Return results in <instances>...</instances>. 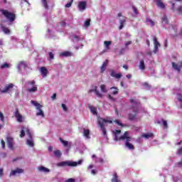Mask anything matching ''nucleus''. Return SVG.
I'll return each mask as SVG.
<instances>
[{
	"instance_id": "5fc2aeb1",
	"label": "nucleus",
	"mask_w": 182,
	"mask_h": 182,
	"mask_svg": "<svg viewBox=\"0 0 182 182\" xmlns=\"http://www.w3.org/2000/svg\"><path fill=\"white\" fill-rule=\"evenodd\" d=\"M170 3L172 4L171 9L174 12V11H176V4L171 1Z\"/></svg>"
},
{
	"instance_id": "49530a36",
	"label": "nucleus",
	"mask_w": 182,
	"mask_h": 182,
	"mask_svg": "<svg viewBox=\"0 0 182 182\" xmlns=\"http://www.w3.org/2000/svg\"><path fill=\"white\" fill-rule=\"evenodd\" d=\"M72 4H73V0H71L69 3L65 4V8H70V6H72Z\"/></svg>"
},
{
	"instance_id": "e433bc0d",
	"label": "nucleus",
	"mask_w": 182,
	"mask_h": 182,
	"mask_svg": "<svg viewBox=\"0 0 182 182\" xmlns=\"http://www.w3.org/2000/svg\"><path fill=\"white\" fill-rule=\"evenodd\" d=\"M177 96H178V102H180V103H181L180 107H181V109H182V95L180 94V93H178V94H177Z\"/></svg>"
},
{
	"instance_id": "6e6552de",
	"label": "nucleus",
	"mask_w": 182,
	"mask_h": 182,
	"mask_svg": "<svg viewBox=\"0 0 182 182\" xmlns=\"http://www.w3.org/2000/svg\"><path fill=\"white\" fill-rule=\"evenodd\" d=\"M26 132L29 137V139L26 140V144L30 147H33V140L32 139V134H31V130H29V129H27L26 130Z\"/></svg>"
},
{
	"instance_id": "473e14b6",
	"label": "nucleus",
	"mask_w": 182,
	"mask_h": 182,
	"mask_svg": "<svg viewBox=\"0 0 182 182\" xmlns=\"http://www.w3.org/2000/svg\"><path fill=\"white\" fill-rule=\"evenodd\" d=\"M113 89H114V90L112 92V95H117L119 93V88H117V87H112L110 88L111 90Z\"/></svg>"
},
{
	"instance_id": "72a5a7b5",
	"label": "nucleus",
	"mask_w": 182,
	"mask_h": 182,
	"mask_svg": "<svg viewBox=\"0 0 182 182\" xmlns=\"http://www.w3.org/2000/svg\"><path fill=\"white\" fill-rule=\"evenodd\" d=\"M112 182H119V176L117 173H114V177L112 179Z\"/></svg>"
},
{
	"instance_id": "864d4df0",
	"label": "nucleus",
	"mask_w": 182,
	"mask_h": 182,
	"mask_svg": "<svg viewBox=\"0 0 182 182\" xmlns=\"http://www.w3.org/2000/svg\"><path fill=\"white\" fill-rule=\"evenodd\" d=\"M0 119L1 122H4L5 120V117L4 116V114L1 112H0Z\"/></svg>"
},
{
	"instance_id": "f3484780",
	"label": "nucleus",
	"mask_w": 182,
	"mask_h": 182,
	"mask_svg": "<svg viewBox=\"0 0 182 182\" xmlns=\"http://www.w3.org/2000/svg\"><path fill=\"white\" fill-rule=\"evenodd\" d=\"M154 1L156 2V5L158 8H160L161 9H164V8H166V5L161 0H154Z\"/></svg>"
},
{
	"instance_id": "20e7f679",
	"label": "nucleus",
	"mask_w": 182,
	"mask_h": 182,
	"mask_svg": "<svg viewBox=\"0 0 182 182\" xmlns=\"http://www.w3.org/2000/svg\"><path fill=\"white\" fill-rule=\"evenodd\" d=\"M31 105H33V106L36 107V110L38 111L36 112V116H41V117L45 118V113H43V110H42V107H43V106L33 100H31Z\"/></svg>"
},
{
	"instance_id": "412c9836",
	"label": "nucleus",
	"mask_w": 182,
	"mask_h": 182,
	"mask_svg": "<svg viewBox=\"0 0 182 182\" xmlns=\"http://www.w3.org/2000/svg\"><path fill=\"white\" fill-rule=\"evenodd\" d=\"M40 72L43 77H46V76H48V69H46L45 67H41L40 69Z\"/></svg>"
},
{
	"instance_id": "5701e85b",
	"label": "nucleus",
	"mask_w": 182,
	"mask_h": 182,
	"mask_svg": "<svg viewBox=\"0 0 182 182\" xmlns=\"http://www.w3.org/2000/svg\"><path fill=\"white\" fill-rule=\"evenodd\" d=\"M139 68L140 70H144V69H146V64L144 63V60H141L139 61Z\"/></svg>"
},
{
	"instance_id": "7ed1b4c3",
	"label": "nucleus",
	"mask_w": 182,
	"mask_h": 182,
	"mask_svg": "<svg viewBox=\"0 0 182 182\" xmlns=\"http://www.w3.org/2000/svg\"><path fill=\"white\" fill-rule=\"evenodd\" d=\"M0 12L11 23L15 22V19H16V14L14 12H11V11H9L6 9H0Z\"/></svg>"
},
{
	"instance_id": "4c0bfd02",
	"label": "nucleus",
	"mask_w": 182,
	"mask_h": 182,
	"mask_svg": "<svg viewBox=\"0 0 182 182\" xmlns=\"http://www.w3.org/2000/svg\"><path fill=\"white\" fill-rule=\"evenodd\" d=\"M54 155L59 159L60 156H62V152H60V150H57L54 151Z\"/></svg>"
},
{
	"instance_id": "de8ad7c7",
	"label": "nucleus",
	"mask_w": 182,
	"mask_h": 182,
	"mask_svg": "<svg viewBox=\"0 0 182 182\" xmlns=\"http://www.w3.org/2000/svg\"><path fill=\"white\" fill-rule=\"evenodd\" d=\"M48 55H49V58H50V60H52L53 59V58H55V55L52 52H49Z\"/></svg>"
},
{
	"instance_id": "423d86ee",
	"label": "nucleus",
	"mask_w": 182,
	"mask_h": 182,
	"mask_svg": "<svg viewBox=\"0 0 182 182\" xmlns=\"http://www.w3.org/2000/svg\"><path fill=\"white\" fill-rule=\"evenodd\" d=\"M36 83L35 80L28 81L27 85L28 86H33V87L28 88L27 92L29 93H35V92H38V86L35 85Z\"/></svg>"
},
{
	"instance_id": "39448f33",
	"label": "nucleus",
	"mask_w": 182,
	"mask_h": 182,
	"mask_svg": "<svg viewBox=\"0 0 182 182\" xmlns=\"http://www.w3.org/2000/svg\"><path fill=\"white\" fill-rule=\"evenodd\" d=\"M106 123H112V121L105 119L103 118H100L98 119V124L102 132L103 136H106L107 134L106 128L105 127V124H106Z\"/></svg>"
},
{
	"instance_id": "b1692460",
	"label": "nucleus",
	"mask_w": 182,
	"mask_h": 182,
	"mask_svg": "<svg viewBox=\"0 0 182 182\" xmlns=\"http://www.w3.org/2000/svg\"><path fill=\"white\" fill-rule=\"evenodd\" d=\"M83 136H85L86 139H90V130L84 129Z\"/></svg>"
},
{
	"instance_id": "774afa93",
	"label": "nucleus",
	"mask_w": 182,
	"mask_h": 182,
	"mask_svg": "<svg viewBox=\"0 0 182 182\" xmlns=\"http://www.w3.org/2000/svg\"><path fill=\"white\" fill-rule=\"evenodd\" d=\"M51 99H53V100H55V99H56V93H54L53 95V96L51 97Z\"/></svg>"
},
{
	"instance_id": "4468645a",
	"label": "nucleus",
	"mask_w": 182,
	"mask_h": 182,
	"mask_svg": "<svg viewBox=\"0 0 182 182\" xmlns=\"http://www.w3.org/2000/svg\"><path fill=\"white\" fill-rule=\"evenodd\" d=\"M154 53H157V52L159 51V47H160L161 45H160V43L158 42L156 37L154 38Z\"/></svg>"
},
{
	"instance_id": "0eeeda50",
	"label": "nucleus",
	"mask_w": 182,
	"mask_h": 182,
	"mask_svg": "<svg viewBox=\"0 0 182 182\" xmlns=\"http://www.w3.org/2000/svg\"><path fill=\"white\" fill-rule=\"evenodd\" d=\"M118 18H119V29L122 30L123 28H124V23H126V17L124 16L122 13H119L117 14Z\"/></svg>"
},
{
	"instance_id": "09e8293b",
	"label": "nucleus",
	"mask_w": 182,
	"mask_h": 182,
	"mask_svg": "<svg viewBox=\"0 0 182 182\" xmlns=\"http://www.w3.org/2000/svg\"><path fill=\"white\" fill-rule=\"evenodd\" d=\"M176 11H177V12H178L179 15H181V14H182V6H178L177 8Z\"/></svg>"
},
{
	"instance_id": "79ce46f5",
	"label": "nucleus",
	"mask_w": 182,
	"mask_h": 182,
	"mask_svg": "<svg viewBox=\"0 0 182 182\" xmlns=\"http://www.w3.org/2000/svg\"><path fill=\"white\" fill-rule=\"evenodd\" d=\"M85 26H86V28H89V26H90V19H87L85 21Z\"/></svg>"
},
{
	"instance_id": "9d476101",
	"label": "nucleus",
	"mask_w": 182,
	"mask_h": 182,
	"mask_svg": "<svg viewBox=\"0 0 182 182\" xmlns=\"http://www.w3.org/2000/svg\"><path fill=\"white\" fill-rule=\"evenodd\" d=\"M172 65V68L174 69V70H177V72H178V73H180V72H181V69H182V61L178 63V65H177L176 63L172 62L171 63Z\"/></svg>"
},
{
	"instance_id": "3c124183",
	"label": "nucleus",
	"mask_w": 182,
	"mask_h": 182,
	"mask_svg": "<svg viewBox=\"0 0 182 182\" xmlns=\"http://www.w3.org/2000/svg\"><path fill=\"white\" fill-rule=\"evenodd\" d=\"M114 122L117 123V124H118L119 126H121L122 127H123V124H122V122H120V120L116 119Z\"/></svg>"
},
{
	"instance_id": "13d9d810",
	"label": "nucleus",
	"mask_w": 182,
	"mask_h": 182,
	"mask_svg": "<svg viewBox=\"0 0 182 182\" xmlns=\"http://www.w3.org/2000/svg\"><path fill=\"white\" fill-rule=\"evenodd\" d=\"M177 167H182V159L176 164Z\"/></svg>"
},
{
	"instance_id": "f03ea898",
	"label": "nucleus",
	"mask_w": 182,
	"mask_h": 182,
	"mask_svg": "<svg viewBox=\"0 0 182 182\" xmlns=\"http://www.w3.org/2000/svg\"><path fill=\"white\" fill-rule=\"evenodd\" d=\"M83 163L82 160H79L78 161H64L59 162L57 166L58 167H76L77 166H80Z\"/></svg>"
},
{
	"instance_id": "69168bd1",
	"label": "nucleus",
	"mask_w": 182,
	"mask_h": 182,
	"mask_svg": "<svg viewBox=\"0 0 182 182\" xmlns=\"http://www.w3.org/2000/svg\"><path fill=\"white\" fill-rule=\"evenodd\" d=\"M123 53H124V48H122V49L119 50V55H123Z\"/></svg>"
},
{
	"instance_id": "a19ab883",
	"label": "nucleus",
	"mask_w": 182,
	"mask_h": 182,
	"mask_svg": "<svg viewBox=\"0 0 182 182\" xmlns=\"http://www.w3.org/2000/svg\"><path fill=\"white\" fill-rule=\"evenodd\" d=\"M146 22H149V23L151 25V26H154V21L150 18H146Z\"/></svg>"
},
{
	"instance_id": "dca6fc26",
	"label": "nucleus",
	"mask_w": 182,
	"mask_h": 182,
	"mask_svg": "<svg viewBox=\"0 0 182 182\" xmlns=\"http://www.w3.org/2000/svg\"><path fill=\"white\" fill-rule=\"evenodd\" d=\"M86 5L87 3L86 1H80L78 3V9L81 11L83 12V11H85L86 9Z\"/></svg>"
},
{
	"instance_id": "cd10ccee",
	"label": "nucleus",
	"mask_w": 182,
	"mask_h": 182,
	"mask_svg": "<svg viewBox=\"0 0 182 182\" xmlns=\"http://www.w3.org/2000/svg\"><path fill=\"white\" fill-rule=\"evenodd\" d=\"M90 110L91 113H92V114H94L95 116L97 114V108H96L95 107H90Z\"/></svg>"
},
{
	"instance_id": "bb28decb",
	"label": "nucleus",
	"mask_w": 182,
	"mask_h": 182,
	"mask_svg": "<svg viewBox=\"0 0 182 182\" xmlns=\"http://www.w3.org/2000/svg\"><path fill=\"white\" fill-rule=\"evenodd\" d=\"M18 67L23 68V69H26V68H28V65L26 64V62L21 61L18 64Z\"/></svg>"
},
{
	"instance_id": "ddd939ff",
	"label": "nucleus",
	"mask_w": 182,
	"mask_h": 182,
	"mask_svg": "<svg viewBox=\"0 0 182 182\" xmlns=\"http://www.w3.org/2000/svg\"><path fill=\"white\" fill-rule=\"evenodd\" d=\"M93 92H95V93L96 96H97V97H103V95L102 93H100V91L97 90V86H95L94 89L89 90V93H93Z\"/></svg>"
},
{
	"instance_id": "a878e982",
	"label": "nucleus",
	"mask_w": 182,
	"mask_h": 182,
	"mask_svg": "<svg viewBox=\"0 0 182 182\" xmlns=\"http://www.w3.org/2000/svg\"><path fill=\"white\" fill-rule=\"evenodd\" d=\"M60 56H65V58H68L69 56H72V53L69 51H65V52L61 53L60 54Z\"/></svg>"
},
{
	"instance_id": "7c9ffc66",
	"label": "nucleus",
	"mask_w": 182,
	"mask_h": 182,
	"mask_svg": "<svg viewBox=\"0 0 182 182\" xmlns=\"http://www.w3.org/2000/svg\"><path fill=\"white\" fill-rule=\"evenodd\" d=\"M60 141L64 146V147H68L69 146V142L68 141L63 140L62 138H60Z\"/></svg>"
},
{
	"instance_id": "4be33fe9",
	"label": "nucleus",
	"mask_w": 182,
	"mask_h": 182,
	"mask_svg": "<svg viewBox=\"0 0 182 182\" xmlns=\"http://www.w3.org/2000/svg\"><path fill=\"white\" fill-rule=\"evenodd\" d=\"M1 28L2 32H4L6 35H9V33H11V30H9V28L4 26L3 24L1 25Z\"/></svg>"
},
{
	"instance_id": "58836bf2",
	"label": "nucleus",
	"mask_w": 182,
	"mask_h": 182,
	"mask_svg": "<svg viewBox=\"0 0 182 182\" xmlns=\"http://www.w3.org/2000/svg\"><path fill=\"white\" fill-rule=\"evenodd\" d=\"M162 124L164 126V129H168V124H167V121L162 119Z\"/></svg>"
},
{
	"instance_id": "052dcab7",
	"label": "nucleus",
	"mask_w": 182,
	"mask_h": 182,
	"mask_svg": "<svg viewBox=\"0 0 182 182\" xmlns=\"http://www.w3.org/2000/svg\"><path fill=\"white\" fill-rule=\"evenodd\" d=\"M65 182H75V179L70 178H68L65 181Z\"/></svg>"
},
{
	"instance_id": "37998d69",
	"label": "nucleus",
	"mask_w": 182,
	"mask_h": 182,
	"mask_svg": "<svg viewBox=\"0 0 182 182\" xmlns=\"http://www.w3.org/2000/svg\"><path fill=\"white\" fill-rule=\"evenodd\" d=\"M5 68H9L8 63H5L1 65V69H5Z\"/></svg>"
},
{
	"instance_id": "2f4dec72",
	"label": "nucleus",
	"mask_w": 182,
	"mask_h": 182,
	"mask_svg": "<svg viewBox=\"0 0 182 182\" xmlns=\"http://www.w3.org/2000/svg\"><path fill=\"white\" fill-rule=\"evenodd\" d=\"M100 90L102 92V93H107V89L106 88V85H100Z\"/></svg>"
},
{
	"instance_id": "6ab92c4d",
	"label": "nucleus",
	"mask_w": 182,
	"mask_h": 182,
	"mask_svg": "<svg viewBox=\"0 0 182 182\" xmlns=\"http://www.w3.org/2000/svg\"><path fill=\"white\" fill-rule=\"evenodd\" d=\"M14 88V84L10 83L6 85L5 88L1 91V93H7L9 90Z\"/></svg>"
},
{
	"instance_id": "338daca9",
	"label": "nucleus",
	"mask_w": 182,
	"mask_h": 182,
	"mask_svg": "<svg viewBox=\"0 0 182 182\" xmlns=\"http://www.w3.org/2000/svg\"><path fill=\"white\" fill-rule=\"evenodd\" d=\"M129 45H132V41H127L125 43V46H129Z\"/></svg>"
},
{
	"instance_id": "c03bdc74",
	"label": "nucleus",
	"mask_w": 182,
	"mask_h": 182,
	"mask_svg": "<svg viewBox=\"0 0 182 182\" xmlns=\"http://www.w3.org/2000/svg\"><path fill=\"white\" fill-rule=\"evenodd\" d=\"M176 154L178 156H181L182 155V147H180L178 149L177 151H176Z\"/></svg>"
},
{
	"instance_id": "ea45409f",
	"label": "nucleus",
	"mask_w": 182,
	"mask_h": 182,
	"mask_svg": "<svg viewBox=\"0 0 182 182\" xmlns=\"http://www.w3.org/2000/svg\"><path fill=\"white\" fill-rule=\"evenodd\" d=\"M130 103L135 105V106H138L139 105V102L134 100V99L131 98L129 100Z\"/></svg>"
},
{
	"instance_id": "c756f323",
	"label": "nucleus",
	"mask_w": 182,
	"mask_h": 182,
	"mask_svg": "<svg viewBox=\"0 0 182 182\" xmlns=\"http://www.w3.org/2000/svg\"><path fill=\"white\" fill-rule=\"evenodd\" d=\"M104 45L106 48V49H110V45H112V41H104Z\"/></svg>"
},
{
	"instance_id": "603ef678",
	"label": "nucleus",
	"mask_w": 182,
	"mask_h": 182,
	"mask_svg": "<svg viewBox=\"0 0 182 182\" xmlns=\"http://www.w3.org/2000/svg\"><path fill=\"white\" fill-rule=\"evenodd\" d=\"M108 99H109V100H112V102H116V98L113 97L110 95H108Z\"/></svg>"
},
{
	"instance_id": "bf43d9fd",
	"label": "nucleus",
	"mask_w": 182,
	"mask_h": 182,
	"mask_svg": "<svg viewBox=\"0 0 182 182\" xmlns=\"http://www.w3.org/2000/svg\"><path fill=\"white\" fill-rule=\"evenodd\" d=\"M4 176V168H0V178Z\"/></svg>"
},
{
	"instance_id": "c85d7f7f",
	"label": "nucleus",
	"mask_w": 182,
	"mask_h": 182,
	"mask_svg": "<svg viewBox=\"0 0 182 182\" xmlns=\"http://www.w3.org/2000/svg\"><path fill=\"white\" fill-rule=\"evenodd\" d=\"M154 134L153 133H149V134H143L141 135V137H144V139H150V137H153Z\"/></svg>"
},
{
	"instance_id": "680f3d73",
	"label": "nucleus",
	"mask_w": 182,
	"mask_h": 182,
	"mask_svg": "<svg viewBox=\"0 0 182 182\" xmlns=\"http://www.w3.org/2000/svg\"><path fill=\"white\" fill-rule=\"evenodd\" d=\"M73 38H74V39H75V41H76L77 42H79L80 38H79L78 36H73Z\"/></svg>"
},
{
	"instance_id": "aec40b11",
	"label": "nucleus",
	"mask_w": 182,
	"mask_h": 182,
	"mask_svg": "<svg viewBox=\"0 0 182 182\" xmlns=\"http://www.w3.org/2000/svg\"><path fill=\"white\" fill-rule=\"evenodd\" d=\"M107 63H109V60H106L102 65L100 68V73H104L105 70H106V68H107Z\"/></svg>"
},
{
	"instance_id": "1a4fd4ad",
	"label": "nucleus",
	"mask_w": 182,
	"mask_h": 182,
	"mask_svg": "<svg viewBox=\"0 0 182 182\" xmlns=\"http://www.w3.org/2000/svg\"><path fill=\"white\" fill-rule=\"evenodd\" d=\"M137 113H139V109H136L132 112V113H129L128 114V119L133 122V120H136V117H137Z\"/></svg>"
},
{
	"instance_id": "f257e3e1",
	"label": "nucleus",
	"mask_w": 182,
	"mask_h": 182,
	"mask_svg": "<svg viewBox=\"0 0 182 182\" xmlns=\"http://www.w3.org/2000/svg\"><path fill=\"white\" fill-rule=\"evenodd\" d=\"M114 134V140L115 141H119L120 140L124 141L125 140V146L129 149V150H134V145L130 144L129 141H132L133 140V138L130 136L129 132L127 131L124 133L122 136L119 137V134L122 133V130L115 129V131L113 132Z\"/></svg>"
},
{
	"instance_id": "e2e57ef3",
	"label": "nucleus",
	"mask_w": 182,
	"mask_h": 182,
	"mask_svg": "<svg viewBox=\"0 0 182 182\" xmlns=\"http://www.w3.org/2000/svg\"><path fill=\"white\" fill-rule=\"evenodd\" d=\"M144 86H145V87H146L147 89H150V85H149V83L147 82H144Z\"/></svg>"
},
{
	"instance_id": "9b49d317",
	"label": "nucleus",
	"mask_w": 182,
	"mask_h": 182,
	"mask_svg": "<svg viewBox=\"0 0 182 182\" xmlns=\"http://www.w3.org/2000/svg\"><path fill=\"white\" fill-rule=\"evenodd\" d=\"M7 146L10 150H14V138L12 136L6 137Z\"/></svg>"
},
{
	"instance_id": "8fccbe9b",
	"label": "nucleus",
	"mask_w": 182,
	"mask_h": 182,
	"mask_svg": "<svg viewBox=\"0 0 182 182\" xmlns=\"http://www.w3.org/2000/svg\"><path fill=\"white\" fill-rule=\"evenodd\" d=\"M61 107L63 108V110H64V112H68V107H66V105L62 104Z\"/></svg>"
},
{
	"instance_id": "6e6d98bb",
	"label": "nucleus",
	"mask_w": 182,
	"mask_h": 182,
	"mask_svg": "<svg viewBox=\"0 0 182 182\" xmlns=\"http://www.w3.org/2000/svg\"><path fill=\"white\" fill-rule=\"evenodd\" d=\"M24 136H25V130L22 129L21 131L20 137L22 138V137H24Z\"/></svg>"
},
{
	"instance_id": "f704fd0d",
	"label": "nucleus",
	"mask_w": 182,
	"mask_h": 182,
	"mask_svg": "<svg viewBox=\"0 0 182 182\" xmlns=\"http://www.w3.org/2000/svg\"><path fill=\"white\" fill-rule=\"evenodd\" d=\"M161 21L162 23H165L166 25L168 23V18H167V16H164L161 18Z\"/></svg>"
},
{
	"instance_id": "a211bd4d",
	"label": "nucleus",
	"mask_w": 182,
	"mask_h": 182,
	"mask_svg": "<svg viewBox=\"0 0 182 182\" xmlns=\"http://www.w3.org/2000/svg\"><path fill=\"white\" fill-rule=\"evenodd\" d=\"M110 76H112V77H115V79H120V77H122V74L116 73L114 70H110Z\"/></svg>"
},
{
	"instance_id": "a18cd8bd",
	"label": "nucleus",
	"mask_w": 182,
	"mask_h": 182,
	"mask_svg": "<svg viewBox=\"0 0 182 182\" xmlns=\"http://www.w3.org/2000/svg\"><path fill=\"white\" fill-rule=\"evenodd\" d=\"M132 9L135 15H139V11L137 10V8H136V6H132Z\"/></svg>"
},
{
	"instance_id": "4d7b16f0",
	"label": "nucleus",
	"mask_w": 182,
	"mask_h": 182,
	"mask_svg": "<svg viewBox=\"0 0 182 182\" xmlns=\"http://www.w3.org/2000/svg\"><path fill=\"white\" fill-rule=\"evenodd\" d=\"M1 143L2 149H5V141H4V139H1Z\"/></svg>"
},
{
	"instance_id": "2eb2a0df",
	"label": "nucleus",
	"mask_w": 182,
	"mask_h": 182,
	"mask_svg": "<svg viewBox=\"0 0 182 182\" xmlns=\"http://www.w3.org/2000/svg\"><path fill=\"white\" fill-rule=\"evenodd\" d=\"M22 173H23V169L16 168L15 170L11 171L10 176H16V174H22Z\"/></svg>"
},
{
	"instance_id": "0e129e2a",
	"label": "nucleus",
	"mask_w": 182,
	"mask_h": 182,
	"mask_svg": "<svg viewBox=\"0 0 182 182\" xmlns=\"http://www.w3.org/2000/svg\"><path fill=\"white\" fill-rule=\"evenodd\" d=\"M60 25L61 26H66V22H65V21H61V22L60 23Z\"/></svg>"
},
{
	"instance_id": "f8f14e48",
	"label": "nucleus",
	"mask_w": 182,
	"mask_h": 182,
	"mask_svg": "<svg viewBox=\"0 0 182 182\" xmlns=\"http://www.w3.org/2000/svg\"><path fill=\"white\" fill-rule=\"evenodd\" d=\"M15 117L17 119V122H18V123H22V122H23V117H22V114H19V109L16 110Z\"/></svg>"
},
{
	"instance_id": "393cba45",
	"label": "nucleus",
	"mask_w": 182,
	"mask_h": 182,
	"mask_svg": "<svg viewBox=\"0 0 182 182\" xmlns=\"http://www.w3.org/2000/svg\"><path fill=\"white\" fill-rule=\"evenodd\" d=\"M39 171H42L43 173H49L50 170L45 166L38 167Z\"/></svg>"
},
{
	"instance_id": "c9c22d12",
	"label": "nucleus",
	"mask_w": 182,
	"mask_h": 182,
	"mask_svg": "<svg viewBox=\"0 0 182 182\" xmlns=\"http://www.w3.org/2000/svg\"><path fill=\"white\" fill-rule=\"evenodd\" d=\"M41 2L46 9H49V6L48 5V1L47 0H41Z\"/></svg>"
}]
</instances>
